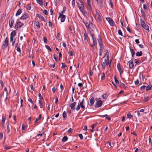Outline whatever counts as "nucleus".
<instances>
[{"label": "nucleus", "mask_w": 152, "mask_h": 152, "mask_svg": "<svg viewBox=\"0 0 152 152\" xmlns=\"http://www.w3.org/2000/svg\"><path fill=\"white\" fill-rule=\"evenodd\" d=\"M28 17V15L27 13H25L21 17L20 19H21L24 20L27 18Z\"/></svg>", "instance_id": "15"}, {"label": "nucleus", "mask_w": 152, "mask_h": 152, "mask_svg": "<svg viewBox=\"0 0 152 152\" xmlns=\"http://www.w3.org/2000/svg\"><path fill=\"white\" fill-rule=\"evenodd\" d=\"M39 104L40 107L41 108H42L43 107V105L42 104V103L41 102L40 100H39Z\"/></svg>", "instance_id": "48"}, {"label": "nucleus", "mask_w": 152, "mask_h": 152, "mask_svg": "<svg viewBox=\"0 0 152 152\" xmlns=\"http://www.w3.org/2000/svg\"><path fill=\"white\" fill-rule=\"evenodd\" d=\"M95 18L97 22L100 23L102 21L101 17L98 12L97 11L96 12L95 15Z\"/></svg>", "instance_id": "6"}, {"label": "nucleus", "mask_w": 152, "mask_h": 152, "mask_svg": "<svg viewBox=\"0 0 152 152\" xmlns=\"http://www.w3.org/2000/svg\"><path fill=\"white\" fill-rule=\"evenodd\" d=\"M68 28H69V30H70V31H72V26L70 25H69V26H68Z\"/></svg>", "instance_id": "64"}, {"label": "nucleus", "mask_w": 152, "mask_h": 152, "mask_svg": "<svg viewBox=\"0 0 152 152\" xmlns=\"http://www.w3.org/2000/svg\"><path fill=\"white\" fill-rule=\"evenodd\" d=\"M133 58H132L131 60L129 61V67L130 69H132L134 67V64H133Z\"/></svg>", "instance_id": "17"}, {"label": "nucleus", "mask_w": 152, "mask_h": 152, "mask_svg": "<svg viewBox=\"0 0 152 152\" xmlns=\"http://www.w3.org/2000/svg\"><path fill=\"white\" fill-rule=\"evenodd\" d=\"M16 50L18 52H21L19 46L17 47Z\"/></svg>", "instance_id": "60"}, {"label": "nucleus", "mask_w": 152, "mask_h": 152, "mask_svg": "<svg viewBox=\"0 0 152 152\" xmlns=\"http://www.w3.org/2000/svg\"><path fill=\"white\" fill-rule=\"evenodd\" d=\"M4 91L6 92V95L7 96L8 94V91L7 90V88H6V87H5L4 88Z\"/></svg>", "instance_id": "57"}, {"label": "nucleus", "mask_w": 152, "mask_h": 152, "mask_svg": "<svg viewBox=\"0 0 152 152\" xmlns=\"http://www.w3.org/2000/svg\"><path fill=\"white\" fill-rule=\"evenodd\" d=\"M10 128H12V127L11 125L9 123L7 124V133L8 134H9L10 132Z\"/></svg>", "instance_id": "18"}, {"label": "nucleus", "mask_w": 152, "mask_h": 152, "mask_svg": "<svg viewBox=\"0 0 152 152\" xmlns=\"http://www.w3.org/2000/svg\"><path fill=\"white\" fill-rule=\"evenodd\" d=\"M83 22L86 26V28L87 29L89 28V26L88 23L84 19H83Z\"/></svg>", "instance_id": "23"}, {"label": "nucleus", "mask_w": 152, "mask_h": 152, "mask_svg": "<svg viewBox=\"0 0 152 152\" xmlns=\"http://www.w3.org/2000/svg\"><path fill=\"white\" fill-rule=\"evenodd\" d=\"M23 25V23L20 22H17L15 26V28L17 30H19Z\"/></svg>", "instance_id": "4"}, {"label": "nucleus", "mask_w": 152, "mask_h": 152, "mask_svg": "<svg viewBox=\"0 0 152 152\" xmlns=\"http://www.w3.org/2000/svg\"><path fill=\"white\" fill-rule=\"evenodd\" d=\"M76 104V102L71 103L69 105L71 109L75 110V106Z\"/></svg>", "instance_id": "19"}, {"label": "nucleus", "mask_w": 152, "mask_h": 152, "mask_svg": "<svg viewBox=\"0 0 152 152\" xmlns=\"http://www.w3.org/2000/svg\"><path fill=\"white\" fill-rule=\"evenodd\" d=\"M96 125V124H93L91 126V127L92 128V129L91 130V132H93V129L94 128L95 126Z\"/></svg>", "instance_id": "45"}, {"label": "nucleus", "mask_w": 152, "mask_h": 152, "mask_svg": "<svg viewBox=\"0 0 152 152\" xmlns=\"http://www.w3.org/2000/svg\"><path fill=\"white\" fill-rule=\"evenodd\" d=\"M68 54L69 56H72L73 55V53L72 51H70L68 52Z\"/></svg>", "instance_id": "52"}, {"label": "nucleus", "mask_w": 152, "mask_h": 152, "mask_svg": "<svg viewBox=\"0 0 152 152\" xmlns=\"http://www.w3.org/2000/svg\"><path fill=\"white\" fill-rule=\"evenodd\" d=\"M87 4L88 6V7L91 9H92V6L91 4V0H87Z\"/></svg>", "instance_id": "27"}, {"label": "nucleus", "mask_w": 152, "mask_h": 152, "mask_svg": "<svg viewBox=\"0 0 152 152\" xmlns=\"http://www.w3.org/2000/svg\"><path fill=\"white\" fill-rule=\"evenodd\" d=\"M49 26L51 27H52L53 26V24L50 22L49 21L48 22Z\"/></svg>", "instance_id": "54"}, {"label": "nucleus", "mask_w": 152, "mask_h": 152, "mask_svg": "<svg viewBox=\"0 0 152 152\" xmlns=\"http://www.w3.org/2000/svg\"><path fill=\"white\" fill-rule=\"evenodd\" d=\"M142 52L141 51L140 52H137L136 53V55L137 56H142Z\"/></svg>", "instance_id": "30"}, {"label": "nucleus", "mask_w": 152, "mask_h": 152, "mask_svg": "<svg viewBox=\"0 0 152 152\" xmlns=\"http://www.w3.org/2000/svg\"><path fill=\"white\" fill-rule=\"evenodd\" d=\"M77 3L80 10L83 15L87 14L86 11L84 9V4L82 0H76Z\"/></svg>", "instance_id": "1"}, {"label": "nucleus", "mask_w": 152, "mask_h": 152, "mask_svg": "<svg viewBox=\"0 0 152 152\" xmlns=\"http://www.w3.org/2000/svg\"><path fill=\"white\" fill-rule=\"evenodd\" d=\"M26 9L28 10H31V6L30 4H28L26 6Z\"/></svg>", "instance_id": "42"}, {"label": "nucleus", "mask_w": 152, "mask_h": 152, "mask_svg": "<svg viewBox=\"0 0 152 152\" xmlns=\"http://www.w3.org/2000/svg\"><path fill=\"white\" fill-rule=\"evenodd\" d=\"M43 40L44 42L45 43H48V40L46 37H43Z\"/></svg>", "instance_id": "49"}, {"label": "nucleus", "mask_w": 152, "mask_h": 152, "mask_svg": "<svg viewBox=\"0 0 152 152\" xmlns=\"http://www.w3.org/2000/svg\"><path fill=\"white\" fill-rule=\"evenodd\" d=\"M16 30H13L11 32L10 34V36L14 37L16 35Z\"/></svg>", "instance_id": "25"}, {"label": "nucleus", "mask_w": 152, "mask_h": 152, "mask_svg": "<svg viewBox=\"0 0 152 152\" xmlns=\"http://www.w3.org/2000/svg\"><path fill=\"white\" fill-rule=\"evenodd\" d=\"M94 97H92L90 99V104H89L90 107H92L94 103Z\"/></svg>", "instance_id": "20"}, {"label": "nucleus", "mask_w": 152, "mask_h": 152, "mask_svg": "<svg viewBox=\"0 0 152 152\" xmlns=\"http://www.w3.org/2000/svg\"><path fill=\"white\" fill-rule=\"evenodd\" d=\"M141 12L142 14V17L145 18V17L146 15L145 14L144 12L142 10H141Z\"/></svg>", "instance_id": "35"}, {"label": "nucleus", "mask_w": 152, "mask_h": 152, "mask_svg": "<svg viewBox=\"0 0 152 152\" xmlns=\"http://www.w3.org/2000/svg\"><path fill=\"white\" fill-rule=\"evenodd\" d=\"M79 136L81 140H82L83 139V137L82 134H79Z\"/></svg>", "instance_id": "62"}, {"label": "nucleus", "mask_w": 152, "mask_h": 152, "mask_svg": "<svg viewBox=\"0 0 152 152\" xmlns=\"http://www.w3.org/2000/svg\"><path fill=\"white\" fill-rule=\"evenodd\" d=\"M88 34L86 32H85L84 33V40L85 43L87 45L88 44Z\"/></svg>", "instance_id": "12"}, {"label": "nucleus", "mask_w": 152, "mask_h": 152, "mask_svg": "<svg viewBox=\"0 0 152 152\" xmlns=\"http://www.w3.org/2000/svg\"><path fill=\"white\" fill-rule=\"evenodd\" d=\"M72 6L74 7L75 6V0H72Z\"/></svg>", "instance_id": "59"}, {"label": "nucleus", "mask_w": 152, "mask_h": 152, "mask_svg": "<svg viewBox=\"0 0 152 152\" xmlns=\"http://www.w3.org/2000/svg\"><path fill=\"white\" fill-rule=\"evenodd\" d=\"M103 50V48H99V55L101 56L102 55V52Z\"/></svg>", "instance_id": "38"}, {"label": "nucleus", "mask_w": 152, "mask_h": 152, "mask_svg": "<svg viewBox=\"0 0 152 152\" xmlns=\"http://www.w3.org/2000/svg\"><path fill=\"white\" fill-rule=\"evenodd\" d=\"M36 17L38 18L41 20L45 22V20L44 18L41 15L39 14H37L36 15Z\"/></svg>", "instance_id": "14"}, {"label": "nucleus", "mask_w": 152, "mask_h": 152, "mask_svg": "<svg viewBox=\"0 0 152 152\" xmlns=\"http://www.w3.org/2000/svg\"><path fill=\"white\" fill-rule=\"evenodd\" d=\"M45 48L49 51L51 52L52 51V50L50 48V47L48 45H45Z\"/></svg>", "instance_id": "46"}, {"label": "nucleus", "mask_w": 152, "mask_h": 152, "mask_svg": "<svg viewBox=\"0 0 152 152\" xmlns=\"http://www.w3.org/2000/svg\"><path fill=\"white\" fill-rule=\"evenodd\" d=\"M56 38L58 39H60V34L59 33H58L56 36Z\"/></svg>", "instance_id": "58"}, {"label": "nucleus", "mask_w": 152, "mask_h": 152, "mask_svg": "<svg viewBox=\"0 0 152 152\" xmlns=\"http://www.w3.org/2000/svg\"><path fill=\"white\" fill-rule=\"evenodd\" d=\"M37 2L41 6L43 5V0H37Z\"/></svg>", "instance_id": "28"}, {"label": "nucleus", "mask_w": 152, "mask_h": 152, "mask_svg": "<svg viewBox=\"0 0 152 152\" xmlns=\"http://www.w3.org/2000/svg\"><path fill=\"white\" fill-rule=\"evenodd\" d=\"M72 130L73 129L72 128H70L67 131V132L68 133H72Z\"/></svg>", "instance_id": "55"}, {"label": "nucleus", "mask_w": 152, "mask_h": 152, "mask_svg": "<svg viewBox=\"0 0 152 152\" xmlns=\"http://www.w3.org/2000/svg\"><path fill=\"white\" fill-rule=\"evenodd\" d=\"M61 64H62V66L61 67L62 69H64L67 67L66 65L64 63H62Z\"/></svg>", "instance_id": "43"}, {"label": "nucleus", "mask_w": 152, "mask_h": 152, "mask_svg": "<svg viewBox=\"0 0 152 152\" xmlns=\"http://www.w3.org/2000/svg\"><path fill=\"white\" fill-rule=\"evenodd\" d=\"M8 45V41L7 38L6 37L5 40L4 41L1 47V49L3 50H4L7 47Z\"/></svg>", "instance_id": "5"}, {"label": "nucleus", "mask_w": 152, "mask_h": 152, "mask_svg": "<svg viewBox=\"0 0 152 152\" xmlns=\"http://www.w3.org/2000/svg\"><path fill=\"white\" fill-rule=\"evenodd\" d=\"M100 6V7H102L103 6V0H95Z\"/></svg>", "instance_id": "16"}, {"label": "nucleus", "mask_w": 152, "mask_h": 152, "mask_svg": "<svg viewBox=\"0 0 152 152\" xmlns=\"http://www.w3.org/2000/svg\"><path fill=\"white\" fill-rule=\"evenodd\" d=\"M118 34L119 35H120L121 36L122 35V31L121 30L119 29V30H118Z\"/></svg>", "instance_id": "50"}, {"label": "nucleus", "mask_w": 152, "mask_h": 152, "mask_svg": "<svg viewBox=\"0 0 152 152\" xmlns=\"http://www.w3.org/2000/svg\"><path fill=\"white\" fill-rule=\"evenodd\" d=\"M152 85L151 84L147 86H146V90L147 91L150 90L152 87Z\"/></svg>", "instance_id": "32"}, {"label": "nucleus", "mask_w": 152, "mask_h": 152, "mask_svg": "<svg viewBox=\"0 0 152 152\" xmlns=\"http://www.w3.org/2000/svg\"><path fill=\"white\" fill-rule=\"evenodd\" d=\"M146 88V86L143 85L141 87L140 89L142 90H143L145 89V88Z\"/></svg>", "instance_id": "56"}, {"label": "nucleus", "mask_w": 152, "mask_h": 152, "mask_svg": "<svg viewBox=\"0 0 152 152\" xmlns=\"http://www.w3.org/2000/svg\"><path fill=\"white\" fill-rule=\"evenodd\" d=\"M39 134H38L37 136H36V138H37L38 139L40 137H41L43 135V134L44 133V132L42 131L41 132H39Z\"/></svg>", "instance_id": "21"}, {"label": "nucleus", "mask_w": 152, "mask_h": 152, "mask_svg": "<svg viewBox=\"0 0 152 152\" xmlns=\"http://www.w3.org/2000/svg\"><path fill=\"white\" fill-rule=\"evenodd\" d=\"M144 98L145 102H147L149 100V97L148 96L145 95V96H144Z\"/></svg>", "instance_id": "40"}, {"label": "nucleus", "mask_w": 152, "mask_h": 152, "mask_svg": "<svg viewBox=\"0 0 152 152\" xmlns=\"http://www.w3.org/2000/svg\"><path fill=\"white\" fill-rule=\"evenodd\" d=\"M121 87L123 88H125L126 87L125 85L123 83H121Z\"/></svg>", "instance_id": "39"}, {"label": "nucleus", "mask_w": 152, "mask_h": 152, "mask_svg": "<svg viewBox=\"0 0 152 152\" xmlns=\"http://www.w3.org/2000/svg\"><path fill=\"white\" fill-rule=\"evenodd\" d=\"M63 117L64 119L66 118L67 116L66 112L65 111H64L63 113Z\"/></svg>", "instance_id": "31"}, {"label": "nucleus", "mask_w": 152, "mask_h": 152, "mask_svg": "<svg viewBox=\"0 0 152 152\" xmlns=\"http://www.w3.org/2000/svg\"><path fill=\"white\" fill-rule=\"evenodd\" d=\"M127 118L130 119L132 117V114L129 113H127Z\"/></svg>", "instance_id": "37"}, {"label": "nucleus", "mask_w": 152, "mask_h": 152, "mask_svg": "<svg viewBox=\"0 0 152 152\" xmlns=\"http://www.w3.org/2000/svg\"><path fill=\"white\" fill-rule=\"evenodd\" d=\"M66 18V16L65 15H63L61 13H60V15L59 16L58 18H61V21L62 22H64Z\"/></svg>", "instance_id": "11"}, {"label": "nucleus", "mask_w": 152, "mask_h": 152, "mask_svg": "<svg viewBox=\"0 0 152 152\" xmlns=\"http://www.w3.org/2000/svg\"><path fill=\"white\" fill-rule=\"evenodd\" d=\"M66 9V7H63V11L61 12V13L62 14L65 11Z\"/></svg>", "instance_id": "63"}, {"label": "nucleus", "mask_w": 152, "mask_h": 152, "mask_svg": "<svg viewBox=\"0 0 152 152\" xmlns=\"http://www.w3.org/2000/svg\"><path fill=\"white\" fill-rule=\"evenodd\" d=\"M22 12V10L21 9H19L17 12L16 13L15 15L16 16H18Z\"/></svg>", "instance_id": "26"}, {"label": "nucleus", "mask_w": 152, "mask_h": 152, "mask_svg": "<svg viewBox=\"0 0 152 152\" xmlns=\"http://www.w3.org/2000/svg\"><path fill=\"white\" fill-rule=\"evenodd\" d=\"M102 75L101 76V79L102 80L104 79L105 77V74L104 73H102Z\"/></svg>", "instance_id": "51"}, {"label": "nucleus", "mask_w": 152, "mask_h": 152, "mask_svg": "<svg viewBox=\"0 0 152 152\" xmlns=\"http://www.w3.org/2000/svg\"><path fill=\"white\" fill-rule=\"evenodd\" d=\"M108 115L107 114H106L105 115H101V117H106V118L108 120L110 121L111 120V118L110 117H107Z\"/></svg>", "instance_id": "36"}, {"label": "nucleus", "mask_w": 152, "mask_h": 152, "mask_svg": "<svg viewBox=\"0 0 152 152\" xmlns=\"http://www.w3.org/2000/svg\"><path fill=\"white\" fill-rule=\"evenodd\" d=\"M6 120V118L4 116V115H2V119H1V124L2 126H3L4 128V122H5Z\"/></svg>", "instance_id": "24"}, {"label": "nucleus", "mask_w": 152, "mask_h": 152, "mask_svg": "<svg viewBox=\"0 0 152 152\" xmlns=\"http://www.w3.org/2000/svg\"><path fill=\"white\" fill-rule=\"evenodd\" d=\"M68 140V137L67 136H64L62 140V141L63 142H65V141H66Z\"/></svg>", "instance_id": "33"}, {"label": "nucleus", "mask_w": 152, "mask_h": 152, "mask_svg": "<svg viewBox=\"0 0 152 152\" xmlns=\"http://www.w3.org/2000/svg\"><path fill=\"white\" fill-rule=\"evenodd\" d=\"M14 20L12 17L11 19H10L9 22V23L10 27V28L12 27L13 24L14 23Z\"/></svg>", "instance_id": "13"}, {"label": "nucleus", "mask_w": 152, "mask_h": 152, "mask_svg": "<svg viewBox=\"0 0 152 152\" xmlns=\"http://www.w3.org/2000/svg\"><path fill=\"white\" fill-rule=\"evenodd\" d=\"M102 97L103 98L106 99L107 98V96L106 94H104L102 95Z\"/></svg>", "instance_id": "53"}, {"label": "nucleus", "mask_w": 152, "mask_h": 152, "mask_svg": "<svg viewBox=\"0 0 152 152\" xmlns=\"http://www.w3.org/2000/svg\"><path fill=\"white\" fill-rule=\"evenodd\" d=\"M117 69L119 71L120 75H121L123 72L124 70L123 68H121V65L120 63H118L117 65Z\"/></svg>", "instance_id": "10"}, {"label": "nucleus", "mask_w": 152, "mask_h": 152, "mask_svg": "<svg viewBox=\"0 0 152 152\" xmlns=\"http://www.w3.org/2000/svg\"><path fill=\"white\" fill-rule=\"evenodd\" d=\"M34 24L36 26L39 28H40V25L38 21H35L34 23Z\"/></svg>", "instance_id": "29"}, {"label": "nucleus", "mask_w": 152, "mask_h": 152, "mask_svg": "<svg viewBox=\"0 0 152 152\" xmlns=\"http://www.w3.org/2000/svg\"><path fill=\"white\" fill-rule=\"evenodd\" d=\"M107 58L105 59L104 60V62L102 63H101V65L103 69H105L106 66H109V67H110L111 65V62L112 60L110 61V62H109V56H107L106 57Z\"/></svg>", "instance_id": "2"}, {"label": "nucleus", "mask_w": 152, "mask_h": 152, "mask_svg": "<svg viewBox=\"0 0 152 152\" xmlns=\"http://www.w3.org/2000/svg\"><path fill=\"white\" fill-rule=\"evenodd\" d=\"M98 42L100 48H103V43L102 41V39L99 35L98 36Z\"/></svg>", "instance_id": "8"}, {"label": "nucleus", "mask_w": 152, "mask_h": 152, "mask_svg": "<svg viewBox=\"0 0 152 152\" xmlns=\"http://www.w3.org/2000/svg\"><path fill=\"white\" fill-rule=\"evenodd\" d=\"M80 102H79L78 104V105L77 107L76 108V110L77 111L79 110L80 109Z\"/></svg>", "instance_id": "47"}, {"label": "nucleus", "mask_w": 152, "mask_h": 152, "mask_svg": "<svg viewBox=\"0 0 152 152\" xmlns=\"http://www.w3.org/2000/svg\"><path fill=\"white\" fill-rule=\"evenodd\" d=\"M130 52H131V54L135 53L133 49L130 48Z\"/></svg>", "instance_id": "61"}, {"label": "nucleus", "mask_w": 152, "mask_h": 152, "mask_svg": "<svg viewBox=\"0 0 152 152\" xmlns=\"http://www.w3.org/2000/svg\"><path fill=\"white\" fill-rule=\"evenodd\" d=\"M106 19L109 23L110 25L111 26H114L115 25V23L114 21L112 19L110 18H106Z\"/></svg>", "instance_id": "7"}, {"label": "nucleus", "mask_w": 152, "mask_h": 152, "mask_svg": "<svg viewBox=\"0 0 152 152\" xmlns=\"http://www.w3.org/2000/svg\"><path fill=\"white\" fill-rule=\"evenodd\" d=\"M142 27L146 30L148 31L149 30V27L146 24L143 25Z\"/></svg>", "instance_id": "34"}, {"label": "nucleus", "mask_w": 152, "mask_h": 152, "mask_svg": "<svg viewBox=\"0 0 152 152\" xmlns=\"http://www.w3.org/2000/svg\"><path fill=\"white\" fill-rule=\"evenodd\" d=\"M102 104V102L101 100L97 101L94 105L95 107L96 108H98L101 106Z\"/></svg>", "instance_id": "9"}, {"label": "nucleus", "mask_w": 152, "mask_h": 152, "mask_svg": "<svg viewBox=\"0 0 152 152\" xmlns=\"http://www.w3.org/2000/svg\"><path fill=\"white\" fill-rule=\"evenodd\" d=\"M84 103V99H83L81 102H80V107L82 108V109L84 110V109L85 108V107L84 105L83 104Z\"/></svg>", "instance_id": "22"}, {"label": "nucleus", "mask_w": 152, "mask_h": 152, "mask_svg": "<svg viewBox=\"0 0 152 152\" xmlns=\"http://www.w3.org/2000/svg\"><path fill=\"white\" fill-rule=\"evenodd\" d=\"M114 80H115V81L116 84H118L119 83V81L117 80V79L115 76V77H114Z\"/></svg>", "instance_id": "44"}, {"label": "nucleus", "mask_w": 152, "mask_h": 152, "mask_svg": "<svg viewBox=\"0 0 152 152\" xmlns=\"http://www.w3.org/2000/svg\"><path fill=\"white\" fill-rule=\"evenodd\" d=\"M41 115H39V117L36 119L35 121L34 122L35 123H36L41 118Z\"/></svg>", "instance_id": "41"}, {"label": "nucleus", "mask_w": 152, "mask_h": 152, "mask_svg": "<svg viewBox=\"0 0 152 152\" xmlns=\"http://www.w3.org/2000/svg\"><path fill=\"white\" fill-rule=\"evenodd\" d=\"M90 35L92 38L93 43L92 44H89V45L91 47H93L94 46H95L97 45V42L94 34L91 33H90Z\"/></svg>", "instance_id": "3"}]
</instances>
